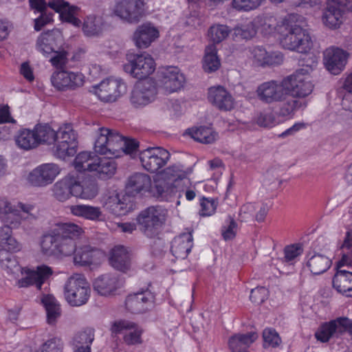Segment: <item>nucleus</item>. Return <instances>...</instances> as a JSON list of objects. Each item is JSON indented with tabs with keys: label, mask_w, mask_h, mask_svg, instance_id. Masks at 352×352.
I'll return each instance as SVG.
<instances>
[{
	"label": "nucleus",
	"mask_w": 352,
	"mask_h": 352,
	"mask_svg": "<svg viewBox=\"0 0 352 352\" xmlns=\"http://www.w3.org/2000/svg\"><path fill=\"white\" fill-rule=\"evenodd\" d=\"M166 212L160 207H149L143 210L138 217L142 232L148 238H154L165 221Z\"/></svg>",
	"instance_id": "6e6552de"
},
{
	"label": "nucleus",
	"mask_w": 352,
	"mask_h": 352,
	"mask_svg": "<svg viewBox=\"0 0 352 352\" xmlns=\"http://www.w3.org/2000/svg\"><path fill=\"white\" fill-rule=\"evenodd\" d=\"M102 253L97 249L89 245H85L76 248L74 254V263L80 266H88L95 265L99 262Z\"/></svg>",
	"instance_id": "7c9ffc66"
},
{
	"label": "nucleus",
	"mask_w": 352,
	"mask_h": 352,
	"mask_svg": "<svg viewBox=\"0 0 352 352\" xmlns=\"http://www.w3.org/2000/svg\"><path fill=\"white\" fill-rule=\"evenodd\" d=\"M120 287L118 277L112 274H105L98 277L94 282V288L101 296L114 294Z\"/></svg>",
	"instance_id": "c756f323"
},
{
	"label": "nucleus",
	"mask_w": 352,
	"mask_h": 352,
	"mask_svg": "<svg viewBox=\"0 0 352 352\" xmlns=\"http://www.w3.org/2000/svg\"><path fill=\"white\" fill-rule=\"evenodd\" d=\"M78 136L71 124H65L56 132V140L52 149L54 155L65 160L73 156L76 153Z\"/></svg>",
	"instance_id": "423d86ee"
},
{
	"label": "nucleus",
	"mask_w": 352,
	"mask_h": 352,
	"mask_svg": "<svg viewBox=\"0 0 352 352\" xmlns=\"http://www.w3.org/2000/svg\"><path fill=\"white\" fill-rule=\"evenodd\" d=\"M169 159V152L162 147H148L140 153L142 166L151 173H155L164 166Z\"/></svg>",
	"instance_id": "2eb2a0df"
},
{
	"label": "nucleus",
	"mask_w": 352,
	"mask_h": 352,
	"mask_svg": "<svg viewBox=\"0 0 352 352\" xmlns=\"http://www.w3.org/2000/svg\"><path fill=\"white\" fill-rule=\"evenodd\" d=\"M14 140L17 146L25 151H29L38 146L34 130L21 129L16 135Z\"/></svg>",
	"instance_id": "a18cd8bd"
},
{
	"label": "nucleus",
	"mask_w": 352,
	"mask_h": 352,
	"mask_svg": "<svg viewBox=\"0 0 352 352\" xmlns=\"http://www.w3.org/2000/svg\"><path fill=\"white\" fill-rule=\"evenodd\" d=\"M268 293L265 287H258L251 290L250 298L254 303L259 305L267 299Z\"/></svg>",
	"instance_id": "e2e57ef3"
},
{
	"label": "nucleus",
	"mask_w": 352,
	"mask_h": 352,
	"mask_svg": "<svg viewBox=\"0 0 352 352\" xmlns=\"http://www.w3.org/2000/svg\"><path fill=\"white\" fill-rule=\"evenodd\" d=\"M103 206L111 213L116 216L126 214L131 209L132 205L128 198H120L118 193L109 196L103 203Z\"/></svg>",
	"instance_id": "72a5a7b5"
},
{
	"label": "nucleus",
	"mask_w": 352,
	"mask_h": 352,
	"mask_svg": "<svg viewBox=\"0 0 352 352\" xmlns=\"http://www.w3.org/2000/svg\"><path fill=\"white\" fill-rule=\"evenodd\" d=\"M201 210L199 214L202 217H208L213 214L217 209V202L213 199L203 197L200 200Z\"/></svg>",
	"instance_id": "13d9d810"
},
{
	"label": "nucleus",
	"mask_w": 352,
	"mask_h": 352,
	"mask_svg": "<svg viewBox=\"0 0 352 352\" xmlns=\"http://www.w3.org/2000/svg\"><path fill=\"white\" fill-rule=\"evenodd\" d=\"M139 143L134 139H128L115 131L107 128H100L94 143V151L106 158L99 157L96 160L94 170L102 179L111 177L116 173L117 164L113 158L122 154H133L138 150Z\"/></svg>",
	"instance_id": "f257e3e1"
},
{
	"label": "nucleus",
	"mask_w": 352,
	"mask_h": 352,
	"mask_svg": "<svg viewBox=\"0 0 352 352\" xmlns=\"http://www.w3.org/2000/svg\"><path fill=\"white\" fill-rule=\"evenodd\" d=\"M41 301L45 308L47 323L54 324L61 314L60 305L52 295L44 296Z\"/></svg>",
	"instance_id": "37998d69"
},
{
	"label": "nucleus",
	"mask_w": 352,
	"mask_h": 352,
	"mask_svg": "<svg viewBox=\"0 0 352 352\" xmlns=\"http://www.w3.org/2000/svg\"><path fill=\"white\" fill-rule=\"evenodd\" d=\"M11 252L0 250V264L1 267L8 273L14 274L21 271L23 276L16 282L19 288L28 287L34 285L38 289H41L43 284L53 274L52 269L45 265L37 266L35 269L21 268L15 256L10 254Z\"/></svg>",
	"instance_id": "20e7f679"
},
{
	"label": "nucleus",
	"mask_w": 352,
	"mask_h": 352,
	"mask_svg": "<svg viewBox=\"0 0 352 352\" xmlns=\"http://www.w3.org/2000/svg\"><path fill=\"white\" fill-rule=\"evenodd\" d=\"M160 86L166 92L177 91L183 87L186 78L177 67L168 66L160 69L157 72Z\"/></svg>",
	"instance_id": "dca6fc26"
},
{
	"label": "nucleus",
	"mask_w": 352,
	"mask_h": 352,
	"mask_svg": "<svg viewBox=\"0 0 352 352\" xmlns=\"http://www.w3.org/2000/svg\"><path fill=\"white\" fill-rule=\"evenodd\" d=\"M34 132L38 146L41 144H52L56 140V132L48 124H36Z\"/></svg>",
	"instance_id": "de8ad7c7"
},
{
	"label": "nucleus",
	"mask_w": 352,
	"mask_h": 352,
	"mask_svg": "<svg viewBox=\"0 0 352 352\" xmlns=\"http://www.w3.org/2000/svg\"><path fill=\"white\" fill-rule=\"evenodd\" d=\"M183 191L184 190L179 189L175 184L163 178L155 179L153 186H151V192L160 201H171L175 198L179 199ZM179 204L180 201L177 200V204Z\"/></svg>",
	"instance_id": "412c9836"
},
{
	"label": "nucleus",
	"mask_w": 352,
	"mask_h": 352,
	"mask_svg": "<svg viewBox=\"0 0 352 352\" xmlns=\"http://www.w3.org/2000/svg\"><path fill=\"white\" fill-rule=\"evenodd\" d=\"M112 333L123 334L124 342L127 345L140 344L142 342V329L135 323L120 320L113 323L111 327Z\"/></svg>",
	"instance_id": "aec40b11"
},
{
	"label": "nucleus",
	"mask_w": 352,
	"mask_h": 352,
	"mask_svg": "<svg viewBox=\"0 0 352 352\" xmlns=\"http://www.w3.org/2000/svg\"><path fill=\"white\" fill-rule=\"evenodd\" d=\"M91 294L89 283L82 274L70 276L64 286L67 302L72 306L79 307L87 303Z\"/></svg>",
	"instance_id": "0eeeda50"
},
{
	"label": "nucleus",
	"mask_w": 352,
	"mask_h": 352,
	"mask_svg": "<svg viewBox=\"0 0 352 352\" xmlns=\"http://www.w3.org/2000/svg\"><path fill=\"white\" fill-rule=\"evenodd\" d=\"M126 83L120 78H109L94 87V94L104 102H112L126 93Z\"/></svg>",
	"instance_id": "9b49d317"
},
{
	"label": "nucleus",
	"mask_w": 352,
	"mask_h": 352,
	"mask_svg": "<svg viewBox=\"0 0 352 352\" xmlns=\"http://www.w3.org/2000/svg\"><path fill=\"white\" fill-rule=\"evenodd\" d=\"M230 30L224 25H214L208 31V36L214 43H219L223 41L229 34Z\"/></svg>",
	"instance_id": "864d4df0"
},
{
	"label": "nucleus",
	"mask_w": 352,
	"mask_h": 352,
	"mask_svg": "<svg viewBox=\"0 0 352 352\" xmlns=\"http://www.w3.org/2000/svg\"><path fill=\"white\" fill-rule=\"evenodd\" d=\"M51 81L53 86L58 90L75 89L83 85L84 76L79 72L61 70L52 74Z\"/></svg>",
	"instance_id": "4be33fe9"
},
{
	"label": "nucleus",
	"mask_w": 352,
	"mask_h": 352,
	"mask_svg": "<svg viewBox=\"0 0 352 352\" xmlns=\"http://www.w3.org/2000/svg\"><path fill=\"white\" fill-rule=\"evenodd\" d=\"M160 36L157 28L151 23H144L139 25L135 31L133 39L136 47L147 48Z\"/></svg>",
	"instance_id": "bb28decb"
},
{
	"label": "nucleus",
	"mask_w": 352,
	"mask_h": 352,
	"mask_svg": "<svg viewBox=\"0 0 352 352\" xmlns=\"http://www.w3.org/2000/svg\"><path fill=\"white\" fill-rule=\"evenodd\" d=\"M48 6L56 12L59 13L63 21L70 23L74 27H80L81 21L77 17L79 12L78 7L70 5L64 0H49Z\"/></svg>",
	"instance_id": "b1692460"
},
{
	"label": "nucleus",
	"mask_w": 352,
	"mask_h": 352,
	"mask_svg": "<svg viewBox=\"0 0 352 352\" xmlns=\"http://www.w3.org/2000/svg\"><path fill=\"white\" fill-rule=\"evenodd\" d=\"M302 252V248L298 244L287 246L285 248V259L287 262L292 261L300 255Z\"/></svg>",
	"instance_id": "774afa93"
},
{
	"label": "nucleus",
	"mask_w": 352,
	"mask_h": 352,
	"mask_svg": "<svg viewBox=\"0 0 352 352\" xmlns=\"http://www.w3.org/2000/svg\"><path fill=\"white\" fill-rule=\"evenodd\" d=\"M333 286L340 293L352 297V272L339 270L333 278Z\"/></svg>",
	"instance_id": "c9c22d12"
},
{
	"label": "nucleus",
	"mask_w": 352,
	"mask_h": 352,
	"mask_svg": "<svg viewBox=\"0 0 352 352\" xmlns=\"http://www.w3.org/2000/svg\"><path fill=\"white\" fill-rule=\"evenodd\" d=\"M348 54L338 47H329L324 52V63L333 75L339 74L344 68Z\"/></svg>",
	"instance_id": "393cba45"
},
{
	"label": "nucleus",
	"mask_w": 352,
	"mask_h": 352,
	"mask_svg": "<svg viewBox=\"0 0 352 352\" xmlns=\"http://www.w3.org/2000/svg\"><path fill=\"white\" fill-rule=\"evenodd\" d=\"M53 21V14L51 12L46 11L40 13L38 17L34 19V28L36 31H40L45 25L50 23Z\"/></svg>",
	"instance_id": "0e129e2a"
},
{
	"label": "nucleus",
	"mask_w": 352,
	"mask_h": 352,
	"mask_svg": "<svg viewBox=\"0 0 352 352\" xmlns=\"http://www.w3.org/2000/svg\"><path fill=\"white\" fill-rule=\"evenodd\" d=\"M263 338L264 341V347L271 346L276 347L281 342V339L278 333L273 329H265L263 332Z\"/></svg>",
	"instance_id": "5fc2aeb1"
},
{
	"label": "nucleus",
	"mask_w": 352,
	"mask_h": 352,
	"mask_svg": "<svg viewBox=\"0 0 352 352\" xmlns=\"http://www.w3.org/2000/svg\"><path fill=\"white\" fill-rule=\"evenodd\" d=\"M186 133L195 140L203 144H212L218 138V134L211 128L199 126L188 129Z\"/></svg>",
	"instance_id": "ea45409f"
},
{
	"label": "nucleus",
	"mask_w": 352,
	"mask_h": 352,
	"mask_svg": "<svg viewBox=\"0 0 352 352\" xmlns=\"http://www.w3.org/2000/svg\"><path fill=\"white\" fill-rule=\"evenodd\" d=\"M63 43V34L58 29L42 32L36 41V49L43 56L48 57Z\"/></svg>",
	"instance_id": "5701e85b"
},
{
	"label": "nucleus",
	"mask_w": 352,
	"mask_h": 352,
	"mask_svg": "<svg viewBox=\"0 0 352 352\" xmlns=\"http://www.w3.org/2000/svg\"><path fill=\"white\" fill-rule=\"evenodd\" d=\"M154 302V294L146 289L129 295L125 300V306L132 314H142L153 308Z\"/></svg>",
	"instance_id": "6ab92c4d"
},
{
	"label": "nucleus",
	"mask_w": 352,
	"mask_h": 352,
	"mask_svg": "<svg viewBox=\"0 0 352 352\" xmlns=\"http://www.w3.org/2000/svg\"><path fill=\"white\" fill-rule=\"evenodd\" d=\"M306 107L305 102H302L296 99L290 98L285 100L281 104L279 109V116L283 117L292 116L294 114V112L301 108Z\"/></svg>",
	"instance_id": "603ef678"
},
{
	"label": "nucleus",
	"mask_w": 352,
	"mask_h": 352,
	"mask_svg": "<svg viewBox=\"0 0 352 352\" xmlns=\"http://www.w3.org/2000/svg\"><path fill=\"white\" fill-rule=\"evenodd\" d=\"M192 172V168H185L181 164H174L166 168L164 170V174L168 181L177 186L179 181L186 179Z\"/></svg>",
	"instance_id": "49530a36"
},
{
	"label": "nucleus",
	"mask_w": 352,
	"mask_h": 352,
	"mask_svg": "<svg viewBox=\"0 0 352 352\" xmlns=\"http://www.w3.org/2000/svg\"><path fill=\"white\" fill-rule=\"evenodd\" d=\"M192 235L190 232L182 233L174 238L170 250L177 258H185L192 248Z\"/></svg>",
	"instance_id": "2f4dec72"
},
{
	"label": "nucleus",
	"mask_w": 352,
	"mask_h": 352,
	"mask_svg": "<svg viewBox=\"0 0 352 352\" xmlns=\"http://www.w3.org/2000/svg\"><path fill=\"white\" fill-rule=\"evenodd\" d=\"M256 28L254 20L246 24L237 26L234 28L232 36L236 41L248 40L254 37L256 33Z\"/></svg>",
	"instance_id": "8fccbe9b"
},
{
	"label": "nucleus",
	"mask_w": 352,
	"mask_h": 352,
	"mask_svg": "<svg viewBox=\"0 0 352 352\" xmlns=\"http://www.w3.org/2000/svg\"><path fill=\"white\" fill-rule=\"evenodd\" d=\"M151 186V178L144 173H135L131 175L126 184L128 192L134 195Z\"/></svg>",
	"instance_id": "58836bf2"
},
{
	"label": "nucleus",
	"mask_w": 352,
	"mask_h": 352,
	"mask_svg": "<svg viewBox=\"0 0 352 352\" xmlns=\"http://www.w3.org/2000/svg\"><path fill=\"white\" fill-rule=\"evenodd\" d=\"M237 224L235 221L229 217L228 225L222 228V236L225 240H230L234 237Z\"/></svg>",
	"instance_id": "338daca9"
},
{
	"label": "nucleus",
	"mask_w": 352,
	"mask_h": 352,
	"mask_svg": "<svg viewBox=\"0 0 352 352\" xmlns=\"http://www.w3.org/2000/svg\"><path fill=\"white\" fill-rule=\"evenodd\" d=\"M69 212L78 217L93 221H102L105 219L101 208L88 204H75L67 207Z\"/></svg>",
	"instance_id": "c85d7f7f"
},
{
	"label": "nucleus",
	"mask_w": 352,
	"mask_h": 352,
	"mask_svg": "<svg viewBox=\"0 0 352 352\" xmlns=\"http://www.w3.org/2000/svg\"><path fill=\"white\" fill-rule=\"evenodd\" d=\"M345 12L339 8L327 3V8L322 15L323 23L331 29L340 27L342 23L343 15Z\"/></svg>",
	"instance_id": "a19ab883"
},
{
	"label": "nucleus",
	"mask_w": 352,
	"mask_h": 352,
	"mask_svg": "<svg viewBox=\"0 0 352 352\" xmlns=\"http://www.w3.org/2000/svg\"><path fill=\"white\" fill-rule=\"evenodd\" d=\"M144 12L142 0H121L115 8L114 13L120 19L129 23H137Z\"/></svg>",
	"instance_id": "a211bd4d"
},
{
	"label": "nucleus",
	"mask_w": 352,
	"mask_h": 352,
	"mask_svg": "<svg viewBox=\"0 0 352 352\" xmlns=\"http://www.w3.org/2000/svg\"><path fill=\"white\" fill-rule=\"evenodd\" d=\"M94 340V331L92 329H86L77 333L73 338L72 344L75 348L81 346L90 347Z\"/></svg>",
	"instance_id": "3c124183"
},
{
	"label": "nucleus",
	"mask_w": 352,
	"mask_h": 352,
	"mask_svg": "<svg viewBox=\"0 0 352 352\" xmlns=\"http://www.w3.org/2000/svg\"><path fill=\"white\" fill-rule=\"evenodd\" d=\"M265 0H232V6L239 11H250L259 7Z\"/></svg>",
	"instance_id": "6e6d98bb"
},
{
	"label": "nucleus",
	"mask_w": 352,
	"mask_h": 352,
	"mask_svg": "<svg viewBox=\"0 0 352 352\" xmlns=\"http://www.w3.org/2000/svg\"><path fill=\"white\" fill-rule=\"evenodd\" d=\"M98 193V187L94 180L85 179L80 182L76 174V184L73 196L82 199H92Z\"/></svg>",
	"instance_id": "f704fd0d"
},
{
	"label": "nucleus",
	"mask_w": 352,
	"mask_h": 352,
	"mask_svg": "<svg viewBox=\"0 0 352 352\" xmlns=\"http://www.w3.org/2000/svg\"><path fill=\"white\" fill-rule=\"evenodd\" d=\"M59 166L54 163L43 164L33 170L28 175V183L35 187H45L51 184L60 173Z\"/></svg>",
	"instance_id": "4468645a"
},
{
	"label": "nucleus",
	"mask_w": 352,
	"mask_h": 352,
	"mask_svg": "<svg viewBox=\"0 0 352 352\" xmlns=\"http://www.w3.org/2000/svg\"><path fill=\"white\" fill-rule=\"evenodd\" d=\"M256 30H260L264 34H271L277 31L279 33V25L277 19L270 14L257 16L254 19Z\"/></svg>",
	"instance_id": "4c0bfd02"
},
{
	"label": "nucleus",
	"mask_w": 352,
	"mask_h": 352,
	"mask_svg": "<svg viewBox=\"0 0 352 352\" xmlns=\"http://www.w3.org/2000/svg\"><path fill=\"white\" fill-rule=\"evenodd\" d=\"M109 262L116 270L126 272L131 266L130 254L124 246H115L111 251Z\"/></svg>",
	"instance_id": "473e14b6"
},
{
	"label": "nucleus",
	"mask_w": 352,
	"mask_h": 352,
	"mask_svg": "<svg viewBox=\"0 0 352 352\" xmlns=\"http://www.w3.org/2000/svg\"><path fill=\"white\" fill-rule=\"evenodd\" d=\"M331 258L322 254H314L307 261V267L314 275H320L327 272L331 266Z\"/></svg>",
	"instance_id": "e433bc0d"
},
{
	"label": "nucleus",
	"mask_w": 352,
	"mask_h": 352,
	"mask_svg": "<svg viewBox=\"0 0 352 352\" xmlns=\"http://www.w3.org/2000/svg\"><path fill=\"white\" fill-rule=\"evenodd\" d=\"M54 56L50 58L52 65L57 68L64 70L63 69L67 67L68 63V53L64 50L63 51H55Z\"/></svg>",
	"instance_id": "052dcab7"
},
{
	"label": "nucleus",
	"mask_w": 352,
	"mask_h": 352,
	"mask_svg": "<svg viewBox=\"0 0 352 352\" xmlns=\"http://www.w3.org/2000/svg\"><path fill=\"white\" fill-rule=\"evenodd\" d=\"M219 67L220 60L217 55V47L214 45H210L206 49L203 68L205 72L210 73L217 70Z\"/></svg>",
	"instance_id": "09e8293b"
},
{
	"label": "nucleus",
	"mask_w": 352,
	"mask_h": 352,
	"mask_svg": "<svg viewBox=\"0 0 352 352\" xmlns=\"http://www.w3.org/2000/svg\"><path fill=\"white\" fill-rule=\"evenodd\" d=\"M250 57L257 66L264 67L267 52L261 46H255L250 49Z\"/></svg>",
	"instance_id": "bf43d9fd"
},
{
	"label": "nucleus",
	"mask_w": 352,
	"mask_h": 352,
	"mask_svg": "<svg viewBox=\"0 0 352 352\" xmlns=\"http://www.w3.org/2000/svg\"><path fill=\"white\" fill-rule=\"evenodd\" d=\"M302 61L303 62L302 65L304 67L296 72H300V74L308 76V74L317 66V58L314 54H307Z\"/></svg>",
	"instance_id": "680f3d73"
},
{
	"label": "nucleus",
	"mask_w": 352,
	"mask_h": 352,
	"mask_svg": "<svg viewBox=\"0 0 352 352\" xmlns=\"http://www.w3.org/2000/svg\"><path fill=\"white\" fill-rule=\"evenodd\" d=\"M127 60L128 63L124 65V69L134 78H146L155 69L153 58L146 53L128 54Z\"/></svg>",
	"instance_id": "9d476101"
},
{
	"label": "nucleus",
	"mask_w": 352,
	"mask_h": 352,
	"mask_svg": "<svg viewBox=\"0 0 352 352\" xmlns=\"http://www.w3.org/2000/svg\"><path fill=\"white\" fill-rule=\"evenodd\" d=\"M157 94L153 80L146 78L137 82L130 95V102L135 108L144 107L153 102Z\"/></svg>",
	"instance_id": "f8f14e48"
},
{
	"label": "nucleus",
	"mask_w": 352,
	"mask_h": 352,
	"mask_svg": "<svg viewBox=\"0 0 352 352\" xmlns=\"http://www.w3.org/2000/svg\"><path fill=\"white\" fill-rule=\"evenodd\" d=\"M256 122L263 127H272L276 124V118L271 112H263L258 116Z\"/></svg>",
	"instance_id": "69168bd1"
},
{
	"label": "nucleus",
	"mask_w": 352,
	"mask_h": 352,
	"mask_svg": "<svg viewBox=\"0 0 352 352\" xmlns=\"http://www.w3.org/2000/svg\"><path fill=\"white\" fill-rule=\"evenodd\" d=\"M34 207L21 202L12 205L5 199H0V220L5 223L0 228V250L16 252L22 245L12 236V229L17 228L23 220L36 218Z\"/></svg>",
	"instance_id": "7ed1b4c3"
},
{
	"label": "nucleus",
	"mask_w": 352,
	"mask_h": 352,
	"mask_svg": "<svg viewBox=\"0 0 352 352\" xmlns=\"http://www.w3.org/2000/svg\"><path fill=\"white\" fill-rule=\"evenodd\" d=\"M208 100L221 111H230L234 107L235 101L231 94L222 86L210 87L208 89Z\"/></svg>",
	"instance_id": "a878e982"
},
{
	"label": "nucleus",
	"mask_w": 352,
	"mask_h": 352,
	"mask_svg": "<svg viewBox=\"0 0 352 352\" xmlns=\"http://www.w3.org/2000/svg\"><path fill=\"white\" fill-rule=\"evenodd\" d=\"M82 233V228L74 223H57L41 237V252L46 256L56 258L71 256L76 251V239Z\"/></svg>",
	"instance_id": "f03ea898"
},
{
	"label": "nucleus",
	"mask_w": 352,
	"mask_h": 352,
	"mask_svg": "<svg viewBox=\"0 0 352 352\" xmlns=\"http://www.w3.org/2000/svg\"><path fill=\"white\" fill-rule=\"evenodd\" d=\"M286 83L287 96L293 98H305L309 96L313 91L314 85L309 76L300 74V72L285 78Z\"/></svg>",
	"instance_id": "f3484780"
},
{
	"label": "nucleus",
	"mask_w": 352,
	"mask_h": 352,
	"mask_svg": "<svg viewBox=\"0 0 352 352\" xmlns=\"http://www.w3.org/2000/svg\"><path fill=\"white\" fill-rule=\"evenodd\" d=\"M306 25L298 23H282L279 28L281 46L299 53L308 52L313 46L311 36Z\"/></svg>",
	"instance_id": "39448f33"
},
{
	"label": "nucleus",
	"mask_w": 352,
	"mask_h": 352,
	"mask_svg": "<svg viewBox=\"0 0 352 352\" xmlns=\"http://www.w3.org/2000/svg\"><path fill=\"white\" fill-rule=\"evenodd\" d=\"M96 160L99 157L90 152H81L74 159V166L77 171H93Z\"/></svg>",
	"instance_id": "c03bdc74"
},
{
	"label": "nucleus",
	"mask_w": 352,
	"mask_h": 352,
	"mask_svg": "<svg viewBox=\"0 0 352 352\" xmlns=\"http://www.w3.org/2000/svg\"><path fill=\"white\" fill-rule=\"evenodd\" d=\"M76 184V173H69L56 182L52 187V195L59 201H65L73 196Z\"/></svg>",
	"instance_id": "cd10ccee"
},
{
	"label": "nucleus",
	"mask_w": 352,
	"mask_h": 352,
	"mask_svg": "<svg viewBox=\"0 0 352 352\" xmlns=\"http://www.w3.org/2000/svg\"><path fill=\"white\" fill-rule=\"evenodd\" d=\"M352 329V320L340 317L322 323L315 333L316 338L321 342H327L333 337H339Z\"/></svg>",
	"instance_id": "ddd939ff"
},
{
	"label": "nucleus",
	"mask_w": 352,
	"mask_h": 352,
	"mask_svg": "<svg viewBox=\"0 0 352 352\" xmlns=\"http://www.w3.org/2000/svg\"><path fill=\"white\" fill-rule=\"evenodd\" d=\"M82 32L85 36L94 37L100 36L103 30L102 17L96 15H89L82 24Z\"/></svg>",
	"instance_id": "79ce46f5"
},
{
	"label": "nucleus",
	"mask_w": 352,
	"mask_h": 352,
	"mask_svg": "<svg viewBox=\"0 0 352 352\" xmlns=\"http://www.w3.org/2000/svg\"><path fill=\"white\" fill-rule=\"evenodd\" d=\"M285 78L281 80H270L260 84L256 90L257 98L267 104L283 102L287 98Z\"/></svg>",
	"instance_id": "1a4fd4ad"
},
{
	"label": "nucleus",
	"mask_w": 352,
	"mask_h": 352,
	"mask_svg": "<svg viewBox=\"0 0 352 352\" xmlns=\"http://www.w3.org/2000/svg\"><path fill=\"white\" fill-rule=\"evenodd\" d=\"M63 342L60 338H53L44 342L36 352H62Z\"/></svg>",
	"instance_id": "4d7b16f0"
}]
</instances>
